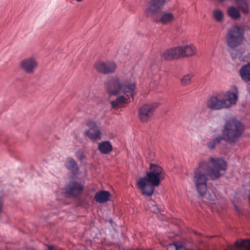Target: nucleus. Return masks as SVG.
Masks as SVG:
<instances>
[{
    "mask_svg": "<svg viewBox=\"0 0 250 250\" xmlns=\"http://www.w3.org/2000/svg\"><path fill=\"white\" fill-rule=\"evenodd\" d=\"M227 168V163L222 159L210 157L209 162L201 161L194 170L193 177L198 193L203 196L207 193L208 176L212 180L217 179L222 175L220 171H225Z\"/></svg>",
    "mask_w": 250,
    "mask_h": 250,
    "instance_id": "1",
    "label": "nucleus"
},
{
    "mask_svg": "<svg viewBox=\"0 0 250 250\" xmlns=\"http://www.w3.org/2000/svg\"><path fill=\"white\" fill-rule=\"evenodd\" d=\"M150 171L146 176L143 177L137 182V185L143 194L150 196L154 193V187H157L160 180L165 178V173L163 168L154 164H150Z\"/></svg>",
    "mask_w": 250,
    "mask_h": 250,
    "instance_id": "2",
    "label": "nucleus"
},
{
    "mask_svg": "<svg viewBox=\"0 0 250 250\" xmlns=\"http://www.w3.org/2000/svg\"><path fill=\"white\" fill-rule=\"evenodd\" d=\"M243 131L242 124L239 121L229 120L227 121L222 130L224 140L229 143H235L238 140Z\"/></svg>",
    "mask_w": 250,
    "mask_h": 250,
    "instance_id": "3",
    "label": "nucleus"
},
{
    "mask_svg": "<svg viewBox=\"0 0 250 250\" xmlns=\"http://www.w3.org/2000/svg\"><path fill=\"white\" fill-rule=\"evenodd\" d=\"M227 45L232 49L240 45L244 40V30L238 26H234L229 28L226 35Z\"/></svg>",
    "mask_w": 250,
    "mask_h": 250,
    "instance_id": "4",
    "label": "nucleus"
},
{
    "mask_svg": "<svg viewBox=\"0 0 250 250\" xmlns=\"http://www.w3.org/2000/svg\"><path fill=\"white\" fill-rule=\"evenodd\" d=\"M124 79L117 76L109 78L105 84V90L110 96H118L121 93Z\"/></svg>",
    "mask_w": 250,
    "mask_h": 250,
    "instance_id": "5",
    "label": "nucleus"
},
{
    "mask_svg": "<svg viewBox=\"0 0 250 250\" xmlns=\"http://www.w3.org/2000/svg\"><path fill=\"white\" fill-rule=\"evenodd\" d=\"M158 104L153 103L149 104H145L141 106L138 110V115L142 122H148L153 117L154 110L157 108Z\"/></svg>",
    "mask_w": 250,
    "mask_h": 250,
    "instance_id": "6",
    "label": "nucleus"
},
{
    "mask_svg": "<svg viewBox=\"0 0 250 250\" xmlns=\"http://www.w3.org/2000/svg\"><path fill=\"white\" fill-rule=\"evenodd\" d=\"M207 105L212 110L227 109V104L223 100L222 94L211 97L207 101Z\"/></svg>",
    "mask_w": 250,
    "mask_h": 250,
    "instance_id": "7",
    "label": "nucleus"
},
{
    "mask_svg": "<svg viewBox=\"0 0 250 250\" xmlns=\"http://www.w3.org/2000/svg\"><path fill=\"white\" fill-rule=\"evenodd\" d=\"M184 46H177L166 50L163 53V56L167 60L184 58Z\"/></svg>",
    "mask_w": 250,
    "mask_h": 250,
    "instance_id": "8",
    "label": "nucleus"
},
{
    "mask_svg": "<svg viewBox=\"0 0 250 250\" xmlns=\"http://www.w3.org/2000/svg\"><path fill=\"white\" fill-rule=\"evenodd\" d=\"M83 189V186L75 180H70L64 188L65 192L70 195L77 196Z\"/></svg>",
    "mask_w": 250,
    "mask_h": 250,
    "instance_id": "9",
    "label": "nucleus"
},
{
    "mask_svg": "<svg viewBox=\"0 0 250 250\" xmlns=\"http://www.w3.org/2000/svg\"><path fill=\"white\" fill-rule=\"evenodd\" d=\"M238 89L236 85L233 86L232 91H228L223 95V100L226 103V108H229L235 105L238 101Z\"/></svg>",
    "mask_w": 250,
    "mask_h": 250,
    "instance_id": "10",
    "label": "nucleus"
},
{
    "mask_svg": "<svg viewBox=\"0 0 250 250\" xmlns=\"http://www.w3.org/2000/svg\"><path fill=\"white\" fill-rule=\"evenodd\" d=\"M122 87L121 93H123L124 95L127 98L131 97L133 100L136 88L135 83L130 82L127 80L124 79Z\"/></svg>",
    "mask_w": 250,
    "mask_h": 250,
    "instance_id": "11",
    "label": "nucleus"
},
{
    "mask_svg": "<svg viewBox=\"0 0 250 250\" xmlns=\"http://www.w3.org/2000/svg\"><path fill=\"white\" fill-rule=\"evenodd\" d=\"M95 66L99 72L106 74L114 72L117 65L113 62H98L96 64Z\"/></svg>",
    "mask_w": 250,
    "mask_h": 250,
    "instance_id": "12",
    "label": "nucleus"
},
{
    "mask_svg": "<svg viewBox=\"0 0 250 250\" xmlns=\"http://www.w3.org/2000/svg\"><path fill=\"white\" fill-rule=\"evenodd\" d=\"M166 0H151L147 6L146 11L147 14H158L165 4Z\"/></svg>",
    "mask_w": 250,
    "mask_h": 250,
    "instance_id": "13",
    "label": "nucleus"
},
{
    "mask_svg": "<svg viewBox=\"0 0 250 250\" xmlns=\"http://www.w3.org/2000/svg\"><path fill=\"white\" fill-rule=\"evenodd\" d=\"M37 65V62L33 58L25 59L21 63L22 69L27 73H32Z\"/></svg>",
    "mask_w": 250,
    "mask_h": 250,
    "instance_id": "14",
    "label": "nucleus"
},
{
    "mask_svg": "<svg viewBox=\"0 0 250 250\" xmlns=\"http://www.w3.org/2000/svg\"><path fill=\"white\" fill-rule=\"evenodd\" d=\"M241 79L245 83L250 82V62L242 65L239 70Z\"/></svg>",
    "mask_w": 250,
    "mask_h": 250,
    "instance_id": "15",
    "label": "nucleus"
},
{
    "mask_svg": "<svg viewBox=\"0 0 250 250\" xmlns=\"http://www.w3.org/2000/svg\"><path fill=\"white\" fill-rule=\"evenodd\" d=\"M110 193L105 190L97 192L95 195V199L97 202L103 203L110 200Z\"/></svg>",
    "mask_w": 250,
    "mask_h": 250,
    "instance_id": "16",
    "label": "nucleus"
},
{
    "mask_svg": "<svg viewBox=\"0 0 250 250\" xmlns=\"http://www.w3.org/2000/svg\"><path fill=\"white\" fill-rule=\"evenodd\" d=\"M65 166L67 169L71 170L75 174H77L79 170V167L77 162L72 158L67 159Z\"/></svg>",
    "mask_w": 250,
    "mask_h": 250,
    "instance_id": "17",
    "label": "nucleus"
},
{
    "mask_svg": "<svg viewBox=\"0 0 250 250\" xmlns=\"http://www.w3.org/2000/svg\"><path fill=\"white\" fill-rule=\"evenodd\" d=\"M98 149L101 153L107 154L112 150V146L109 141H104L99 144Z\"/></svg>",
    "mask_w": 250,
    "mask_h": 250,
    "instance_id": "18",
    "label": "nucleus"
},
{
    "mask_svg": "<svg viewBox=\"0 0 250 250\" xmlns=\"http://www.w3.org/2000/svg\"><path fill=\"white\" fill-rule=\"evenodd\" d=\"M127 103V97L122 95L118 96L115 100L111 101L110 104L112 108H117L121 105Z\"/></svg>",
    "mask_w": 250,
    "mask_h": 250,
    "instance_id": "19",
    "label": "nucleus"
},
{
    "mask_svg": "<svg viewBox=\"0 0 250 250\" xmlns=\"http://www.w3.org/2000/svg\"><path fill=\"white\" fill-rule=\"evenodd\" d=\"M84 134L90 140H97L101 139V132L100 129L95 130H85Z\"/></svg>",
    "mask_w": 250,
    "mask_h": 250,
    "instance_id": "20",
    "label": "nucleus"
},
{
    "mask_svg": "<svg viewBox=\"0 0 250 250\" xmlns=\"http://www.w3.org/2000/svg\"><path fill=\"white\" fill-rule=\"evenodd\" d=\"M224 138L222 136L219 135L213 139L208 141L207 143L208 148L210 150L214 149L216 145L220 144Z\"/></svg>",
    "mask_w": 250,
    "mask_h": 250,
    "instance_id": "21",
    "label": "nucleus"
},
{
    "mask_svg": "<svg viewBox=\"0 0 250 250\" xmlns=\"http://www.w3.org/2000/svg\"><path fill=\"white\" fill-rule=\"evenodd\" d=\"M235 245L240 250H250V239L237 241Z\"/></svg>",
    "mask_w": 250,
    "mask_h": 250,
    "instance_id": "22",
    "label": "nucleus"
},
{
    "mask_svg": "<svg viewBox=\"0 0 250 250\" xmlns=\"http://www.w3.org/2000/svg\"><path fill=\"white\" fill-rule=\"evenodd\" d=\"M236 4L244 14H248V6L245 0H235Z\"/></svg>",
    "mask_w": 250,
    "mask_h": 250,
    "instance_id": "23",
    "label": "nucleus"
},
{
    "mask_svg": "<svg viewBox=\"0 0 250 250\" xmlns=\"http://www.w3.org/2000/svg\"><path fill=\"white\" fill-rule=\"evenodd\" d=\"M184 57H189L194 55L196 53V48L192 45H184Z\"/></svg>",
    "mask_w": 250,
    "mask_h": 250,
    "instance_id": "24",
    "label": "nucleus"
},
{
    "mask_svg": "<svg viewBox=\"0 0 250 250\" xmlns=\"http://www.w3.org/2000/svg\"><path fill=\"white\" fill-rule=\"evenodd\" d=\"M193 77L192 73L185 75L181 79V83L183 85L189 84L191 82V79Z\"/></svg>",
    "mask_w": 250,
    "mask_h": 250,
    "instance_id": "25",
    "label": "nucleus"
},
{
    "mask_svg": "<svg viewBox=\"0 0 250 250\" xmlns=\"http://www.w3.org/2000/svg\"><path fill=\"white\" fill-rule=\"evenodd\" d=\"M159 19H155L157 22L167 24L173 20L174 17H158Z\"/></svg>",
    "mask_w": 250,
    "mask_h": 250,
    "instance_id": "26",
    "label": "nucleus"
},
{
    "mask_svg": "<svg viewBox=\"0 0 250 250\" xmlns=\"http://www.w3.org/2000/svg\"><path fill=\"white\" fill-rule=\"evenodd\" d=\"M228 13L229 16H240L238 10L234 6L229 7Z\"/></svg>",
    "mask_w": 250,
    "mask_h": 250,
    "instance_id": "27",
    "label": "nucleus"
},
{
    "mask_svg": "<svg viewBox=\"0 0 250 250\" xmlns=\"http://www.w3.org/2000/svg\"><path fill=\"white\" fill-rule=\"evenodd\" d=\"M86 125L89 128V130H95L97 129H99L96 123L92 120H88L86 123Z\"/></svg>",
    "mask_w": 250,
    "mask_h": 250,
    "instance_id": "28",
    "label": "nucleus"
},
{
    "mask_svg": "<svg viewBox=\"0 0 250 250\" xmlns=\"http://www.w3.org/2000/svg\"><path fill=\"white\" fill-rule=\"evenodd\" d=\"M229 52L232 58L234 60L237 58H240L241 57V53L238 50L231 48V50L229 51Z\"/></svg>",
    "mask_w": 250,
    "mask_h": 250,
    "instance_id": "29",
    "label": "nucleus"
},
{
    "mask_svg": "<svg viewBox=\"0 0 250 250\" xmlns=\"http://www.w3.org/2000/svg\"><path fill=\"white\" fill-rule=\"evenodd\" d=\"M76 156L81 161H83L85 159V155L84 153L82 151L79 150L76 152Z\"/></svg>",
    "mask_w": 250,
    "mask_h": 250,
    "instance_id": "30",
    "label": "nucleus"
},
{
    "mask_svg": "<svg viewBox=\"0 0 250 250\" xmlns=\"http://www.w3.org/2000/svg\"><path fill=\"white\" fill-rule=\"evenodd\" d=\"M176 242L169 244L167 248V250H177Z\"/></svg>",
    "mask_w": 250,
    "mask_h": 250,
    "instance_id": "31",
    "label": "nucleus"
},
{
    "mask_svg": "<svg viewBox=\"0 0 250 250\" xmlns=\"http://www.w3.org/2000/svg\"><path fill=\"white\" fill-rule=\"evenodd\" d=\"M213 16H223V13L220 9H216L213 11Z\"/></svg>",
    "mask_w": 250,
    "mask_h": 250,
    "instance_id": "32",
    "label": "nucleus"
},
{
    "mask_svg": "<svg viewBox=\"0 0 250 250\" xmlns=\"http://www.w3.org/2000/svg\"><path fill=\"white\" fill-rule=\"evenodd\" d=\"M176 246L177 247V250H188L186 249L182 244L180 242H176Z\"/></svg>",
    "mask_w": 250,
    "mask_h": 250,
    "instance_id": "33",
    "label": "nucleus"
},
{
    "mask_svg": "<svg viewBox=\"0 0 250 250\" xmlns=\"http://www.w3.org/2000/svg\"><path fill=\"white\" fill-rule=\"evenodd\" d=\"M224 17H214V20L215 21L222 22L224 21Z\"/></svg>",
    "mask_w": 250,
    "mask_h": 250,
    "instance_id": "34",
    "label": "nucleus"
},
{
    "mask_svg": "<svg viewBox=\"0 0 250 250\" xmlns=\"http://www.w3.org/2000/svg\"><path fill=\"white\" fill-rule=\"evenodd\" d=\"M208 195L209 196V199L211 201H214L216 199V197L214 194H208Z\"/></svg>",
    "mask_w": 250,
    "mask_h": 250,
    "instance_id": "35",
    "label": "nucleus"
},
{
    "mask_svg": "<svg viewBox=\"0 0 250 250\" xmlns=\"http://www.w3.org/2000/svg\"><path fill=\"white\" fill-rule=\"evenodd\" d=\"M48 250H56L52 246L48 247Z\"/></svg>",
    "mask_w": 250,
    "mask_h": 250,
    "instance_id": "36",
    "label": "nucleus"
},
{
    "mask_svg": "<svg viewBox=\"0 0 250 250\" xmlns=\"http://www.w3.org/2000/svg\"><path fill=\"white\" fill-rule=\"evenodd\" d=\"M164 16H173V14L170 13H166V14H165Z\"/></svg>",
    "mask_w": 250,
    "mask_h": 250,
    "instance_id": "37",
    "label": "nucleus"
},
{
    "mask_svg": "<svg viewBox=\"0 0 250 250\" xmlns=\"http://www.w3.org/2000/svg\"><path fill=\"white\" fill-rule=\"evenodd\" d=\"M232 18H233V19H239V18H240L241 17H237V16H236V17H231Z\"/></svg>",
    "mask_w": 250,
    "mask_h": 250,
    "instance_id": "38",
    "label": "nucleus"
},
{
    "mask_svg": "<svg viewBox=\"0 0 250 250\" xmlns=\"http://www.w3.org/2000/svg\"><path fill=\"white\" fill-rule=\"evenodd\" d=\"M153 154H151V155H150V158H149V159H150V160L152 159V157H153Z\"/></svg>",
    "mask_w": 250,
    "mask_h": 250,
    "instance_id": "39",
    "label": "nucleus"
},
{
    "mask_svg": "<svg viewBox=\"0 0 250 250\" xmlns=\"http://www.w3.org/2000/svg\"><path fill=\"white\" fill-rule=\"evenodd\" d=\"M153 206H154V207H156V205H155L154 204H153ZM156 208L157 209H158L157 207H156Z\"/></svg>",
    "mask_w": 250,
    "mask_h": 250,
    "instance_id": "40",
    "label": "nucleus"
},
{
    "mask_svg": "<svg viewBox=\"0 0 250 250\" xmlns=\"http://www.w3.org/2000/svg\"><path fill=\"white\" fill-rule=\"evenodd\" d=\"M78 2H80V1H82L83 0H76Z\"/></svg>",
    "mask_w": 250,
    "mask_h": 250,
    "instance_id": "41",
    "label": "nucleus"
}]
</instances>
